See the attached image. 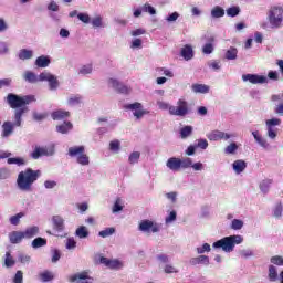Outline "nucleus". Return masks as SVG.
<instances>
[{"mask_svg": "<svg viewBox=\"0 0 283 283\" xmlns=\"http://www.w3.org/2000/svg\"><path fill=\"white\" fill-rule=\"evenodd\" d=\"M283 206L282 203L276 205L274 208V218H282Z\"/></svg>", "mask_w": 283, "mask_h": 283, "instance_id": "bf43d9fd", "label": "nucleus"}, {"mask_svg": "<svg viewBox=\"0 0 283 283\" xmlns=\"http://www.w3.org/2000/svg\"><path fill=\"white\" fill-rule=\"evenodd\" d=\"M191 134H193V127L192 126H185L180 129V137L182 139L189 138V136H191Z\"/></svg>", "mask_w": 283, "mask_h": 283, "instance_id": "72a5a7b5", "label": "nucleus"}, {"mask_svg": "<svg viewBox=\"0 0 283 283\" xmlns=\"http://www.w3.org/2000/svg\"><path fill=\"white\" fill-rule=\"evenodd\" d=\"M180 54L185 61H191V59H193V48H191L189 44H186L181 49Z\"/></svg>", "mask_w": 283, "mask_h": 283, "instance_id": "6ab92c4d", "label": "nucleus"}, {"mask_svg": "<svg viewBox=\"0 0 283 283\" xmlns=\"http://www.w3.org/2000/svg\"><path fill=\"white\" fill-rule=\"evenodd\" d=\"M77 19H80L82 23H90V14L87 13H78Z\"/></svg>", "mask_w": 283, "mask_h": 283, "instance_id": "69168bd1", "label": "nucleus"}, {"mask_svg": "<svg viewBox=\"0 0 283 283\" xmlns=\"http://www.w3.org/2000/svg\"><path fill=\"white\" fill-rule=\"evenodd\" d=\"M75 235H77V238H80V239L88 238L90 231H87V227L81 226L80 228L76 229Z\"/></svg>", "mask_w": 283, "mask_h": 283, "instance_id": "c756f323", "label": "nucleus"}, {"mask_svg": "<svg viewBox=\"0 0 283 283\" xmlns=\"http://www.w3.org/2000/svg\"><path fill=\"white\" fill-rule=\"evenodd\" d=\"M61 260V251L60 250H53L52 252V259L51 261L56 264V262H59Z\"/></svg>", "mask_w": 283, "mask_h": 283, "instance_id": "6e6d98bb", "label": "nucleus"}, {"mask_svg": "<svg viewBox=\"0 0 283 283\" xmlns=\"http://www.w3.org/2000/svg\"><path fill=\"white\" fill-rule=\"evenodd\" d=\"M23 78L27 83H39L41 81V75L36 76V74H34V72L32 71H25L23 74Z\"/></svg>", "mask_w": 283, "mask_h": 283, "instance_id": "a211bd4d", "label": "nucleus"}, {"mask_svg": "<svg viewBox=\"0 0 283 283\" xmlns=\"http://www.w3.org/2000/svg\"><path fill=\"white\" fill-rule=\"evenodd\" d=\"M242 235H230L216 241L212 247L213 249H222L226 253H231L235 249V244H242Z\"/></svg>", "mask_w": 283, "mask_h": 283, "instance_id": "7ed1b4c3", "label": "nucleus"}, {"mask_svg": "<svg viewBox=\"0 0 283 283\" xmlns=\"http://www.w3.org/2000/svg\"><path fill=\"white\" fill-rule=\"evenodd\" d=\"M242 227H244V221H242L240 219L232 220L231 229H233L234 231H240V229H242Z\"/></svg>", "mask_w": 283, "mask_h": 283, "instance_id": "a19ab883", "label": "nucleus"}, {"mask_svg": "<svg viewBox=\"0 0 283 283\" xmlns=\"http://www.w3.org/2000/svg\"><path fill=\"white\" fill-rule=\"evenodd\" d=\"M35 101L34 95H27V96H19L13 93H9L7 95V103L11 109L14 111V123L12 122H4L2 124V133L1 137L2 138H10L12 134H14V127H21V122L23 118V114H27L28 112V106L30 103H33Z\"/></svg>", "mask_w": 283, "mask_h": 283, "instance_id": "f257e3e1", "label": "nucleus"}, {"mask_svg": "<svg viewBox=\"0 0 283 283\" xmlns=\"http://www.w3.org/2000/svg\"><path fill=\"white\" fill-rule=\"evenodd\" d=\"M211 251V245L209 243H203L201 248H197V253L199 255H202V253H209Z\"/></svg>", "mask_w": 283, "mask_h": 283, "instance_id": "3c124183", "label": "nucleus"}, {"mask_svg": "<svg viewBox=\"0 0 283 283\" xmlns=\"http://www.w3.org/2000/svg\"><path fill=\"white\" fill-rule=\"evenodd\" d=\"M271 263L276 264V266H283V256H280V255L272 256Z\"/></svg>", "mask_w": 283, "mask_h": 283, "instance_id": "5fc2aeb1", "label": "nucleus"}, {"mask_svg": "<svg viewBox=\"0 0 283 283\" xmlns=\"http://www.w3.org/2000/svg\"><path fill=\"white\" fill-rule=\"evenodd\" d=\"M40 279L42 282H52V280H54V275H52L50 271H45L40 274Z\"/></svg>", "mask_w": 283, "mask_h": 283, "instance_id": "a18cd8bd", "label": "nucleus"}, {"mask_svg": "<svg viewBox=\"0 0 283 283\" xmlns=\"http://www.w3.org/2000/svg\"><path fill=\"white\" fill-rule=\"evenodd\" d=\"M108 269H120L122 263L118 260L108 259V264L106 265Z\"/></svg>", "mask_w": 283, "mask_h": 283, "instance_id": "09e8293b", "label": "nucleus"}, {"mask_svg": "<svg viewBox=\"0 0 283 283\" xmlns=\"http://www.w3.org/2000/svg\"><path fill=\"white\" fill-rule=\"evenodd\" d=\"M196 147L199 149H207V147H209V142H207V139H198Z\"/></svg>", "mask_w": 283, "mask_h": 283, "instance_id": "13d9d810", "label": "nucleus"}, {"mask_svg": "<svg viewBox=\"0 0 283 283\" xmlns=\"http://www.w3.org/2000/svg\"><path fill=\"white\" fill-rule=\"evenodd\" d=\"M7 163L8 165H18V167H21L25 165V159L21 157H9Z\"/></svg>", "mask_w": 283, "mask_h": 283, "instance_id": "2f4dec72", "label": "nucleus"}, {"mask_svg": "<svg viewBox=\"0 0 283 283\" xmlns=\"http://www.w3.org/2000/svg\"><path fill=\"white\" fill-rule=\"evenodd\" d=\"M41 178V170L27 168L18 175L17 185L20 191H32V186Z\"/></svg>", "mask_w": 283, "mask_h": 283, "instance_id": "f03ea898", "label": "nucleus"}, {"mask_svg": "<svg viewBox=\"0 0 283 283\" xmlns=\"http://www.w3.org/2000/svg\"><path fill=\"white\" fill-rule=\"evenodd\" d=\"M252 136L254 138V140H256V143L263 147V149L269 148V142H266V139L264 137H262V135H260V132L255 130L252 132Z\"/></svg>", "mask_w": 283, "mask_h": 283, "instance_id": "4be33fe9", "label": "nucleus"}, {"mask_svg": "<svg viewBox=\"0 0 283 283\" xmlns=\"http://www.w3.org/2000/svg\"><path fill=\"white\" fill-rule=\"evenodd\" d=\"M233 136H235V135L216 129V130H212L211 133H209L207 135V138H208V140L216 143L218 140H229V138H233Z\"/></svg>", "mask_w": 283, "mask_h": 283, "instance_id": "1a4fd4ad", "label": "nucleus"}, {"mask_svg": "<svg viewBox=\"0 0 283 283\" xmlns=\"http://www.w3.org/2000/svg\"><path fill=\"white\" fill-rule=\"evenodd\" d=\"M108 83L116 90L119 94H129L132 88L125 86L123 83L118 82V80L109 78Z\"/></svg>", "mask_w": 283, "mask_h": 283, "instance_id": "ddd939ff", "label": "nucleus"}, {"mask_svg": "<svg viewBox=\"0 0 283 283\" xmlns=\"http://www.w3.org/2000/svg\"><path fill=\"white\" fill-rule=\"evenodd\" d=\"M157 105H158L159 109H163L164 112L168 111L169 113L172 107L171 105H169L167 102H164V101H158Z\"/></svg>", "mask_w": 283, "mask_h": 283, "instance_id": "603ef678", "label": "nucleus"}, {"mask_svg": "<svg viewBox=\"0 0 283 283\" xmlns=\"http://www.w3.org/2000/svg\"><path fill=\"white\" fill-rule=\"evenodd\" d=\"M114 233H116V229L106 228L105 230L99 231L98 235L101 238H109V235H114Z\"/></svg>", "mask_w": 283, "mask_h": 283, "instance_id": "ea45409f", "label": "nucleus"}, {"mask_svg": "<svg viewBox=\"0 0 283 283\" xmlns=\"http://www.w3.org/2000/svg\"><path fill=\"white\" fill-rule=\"evenodd\" d=\"M190 264L192 266H196L198 264H205L206 266H209V256L199 255V256L192 258V259H190Z\"/></svg>", "mask_w": 283, "mask_h": 283, "instance_id": "412c9836", "label": "nucleus"}, {"mask_svg": "<svg viewBox=\"0 0 283 283\" xmlns=\"http://www.w3.org/2000/svg\"><path fill=\"white\" fill-rule=\"evenodd\" d=\"M157 72H163L165 76H168V78H174V73L165 67L157 69Z\"/></svg>", "mask_w": 283, "mask_h": 283, "instance_id": "0e129e2a", "label": "nucleus"}, {"mask_svg": "<svg viewBox=\"0 0 283 283\" xmlns=\"http://www.w3.org/2000/svg\"><path fill=\"white\" fill-rule=\"evenodd\" d=\"M176 218H177V213H176L175 210H172V211L169 213V216L166 217V224H169V223H171V222H175Z\"/></svg>", "mask_w": 283, "mask_h": 283, "instance_id": "e2e57ef3", "label": "nucleus"}, {"mask_svg": "<svg viewBox=\"0 0 283 283\" xmlns=\"http://www.w3.org/2000/svg\"><path fill=\"white\" fill-rule=\"evenodd\" d=\"M193 160L191 158L187 157L181 159V169H189V167H192Z\"/></svg>", "mask_w": 283, "mask_h": 283, "instance_id": "8fccbe9b", "label": "nucleus"}, {"mask_svg": "<svg viewBox=\"0 0 283 283\" xmlns=\"http://www.w3.org/2000/svg\"><path fill=\"white\" fill-rule=\"evenodd\" d=\"M14 264H17V262L14 261V258H12V254L10 252H6L4 266L10 269V266H14Z\"/></svg>", "mask_w": 283, "mask_h": 283, "instance_id": "e433bc0d", "label": "nucleus"}, {"mask_svg": "<svg viewBox=\"0 0 283 283\" xmlns=\"http://www.w3.org/2000/svg\"><path fill=\"white\" fill-rule=\"evenodd\" d=\"M226 59L228 61H235L238 59V49L231 46L227 52H226Z\"/></svg>", "mask_w": 283, "mask_h": 283, "instance_id": "7c9ffc66", "label": "nucleus"}, {"mask_svg": "<svg viewBox=\"0 0 283 283\" xmlns=\"http://www.w3.org/2000/svg\"><path fill=\"white\" fill-rule=\"evenodd\" d=\"M9 240L11 244H21L25 240V237L23 235V231H12L9 234Z\"/></svg>", "mask_w": 283, "mask_h": 283, "instance_id": "2eb2a0df", "label": "nucleus"}, {"mask_svg": "<svg viewBox=\"0 0 283 283\" xmlns=\"http://www.w3.org/2000/svg\"><path fill=\"white\" fill-rule=\"evenodd\" d=\"M271 185H273V179H264L263 181H261L260 184V189L263 193H269V189L271 187Z\"/></svg>", "mask_w": 283, "mask_h": 283, "instance_id": "473e14b6", "label": "nucleus"}, {"mask_svg": "<svg viewBox=\"0 0 283 283\" xmlns=\"http://www.w3.org/2000/svg\"><path fill=\"white\" fill-rule=\"evenodd\" d=\"M269 277L271 282H275L277 280V270L274 265L269 266Z\"/></svg>", "mask_w": 283, "mask_h": 283, "instance_id": "37998d69", "label": "nucleus"}, {"mask_svg": "<svg viewBox=\"0 0 283 283\" xmlns=\"http://www.w3.org/2000/svg\"><path fill=\"white\" fill-rule=\"evenodd\" d=\"M45 154H48V150L38 146L34 151L31 153V158H33V160H39V158H41V156H45Z\"/></svg>", "mask_w": 283, "mask_h": 283, "instance_id": "bb28decb", "label": "nucleus"}, {"mask_svg": "<svg viewBox=\"0 0 283 283\" xmlns=\"http://www.w3.org/2000/svg\"><path fill=\"white\" fill-rule=\"evenodd\" d=\"M66 249H76V241L74 239H67Z\"/></svg>", "mask_w": 283, "mask_h": 283, "instance_id": "774afa93", "label": "nucleus"}, {"mask_svg": "<svg viewBox=\"0 0 283 283\" xmlns=\"http://www.w3.org/2000/svg\"><path fill=\"white\" fill-rule=\"evenodd\" d=\"M81 103H83V96L81 95H74V96H71L67 101V104L69 105H81Z\"/></svg>", "mask_w": 283, "mask_h": 283, "instance_id": "58836bf2", "label": "nucleus"}, {"mask_svg": "<svg viewBox=\"0 0 283 283\" xmlns=\"http://www.w3.org/2000/svg\"><path fill=\"white\" fill-rule=\"evenodd\" d=\"M232 168L234 169L235 174H242V171L247 169V161L238 159L232 164Z\"/></svg>", "mask_w": 283, "mask_h": 283, "instance_id": "b1692460", "label": "nucleus"}, {"mask_svg": "<svg viewBox=\"0 0 283 283\" xmlns=\"http://www.w3.org/2000/svg\"><path fill=\"white\" fill-rule=\"evenodd\" d=\"M53 221V229L57 231V233H61L63 229H65V221L61 218V216H54L52 218Z\"/></svg>", "mask_w": 283, "mask_h": 283, "instance_id": "dca6fc26", "label": "nucleus"}, {"mask_svg": "<svg viewBox=\"0 0 283 283\" xmlns=\"http://www.w3.org/2000/svg\"><path fill=\"white\" fill-rule=\"evenodd\" d=\"M228 17H238L240 14V7H230L227 9Z\"/></svg>", "mask_w": 283, "mask_h": 283, "instance_id": "49530a36", "label": "nucleus"}, {"mask_svg": "<svg viewBox=\"0 0 283 283\" xmlns=\"http://www.w3.org/2000/svg\"><path fill=\"white\" fill-rule=\"evenodd\" d=\"M189 114V103L185 99H178L176 106L170 107V116L185 118Z\"/></svg>", "mask_w": 283, "mask_h": 283, "instance_id": "423d86ee", "label": "nucleus"}, {"mask_svg": "<svg viewBox=\"0 0 283 283\" xmlns=\"http://www.w3.org/2000/svg\"><path fill=\"white\" fill-rule=\"evenodd\" d=\"M143 10L144 12H148V14H156V9L149 3H145Z\"/></svg>", "mask_w": 283, "mask_h": 283, "instance_id": "680f3d73", "label": "nucleus"}, {"mask_svg": "<svg viewBox=\"0 0 283 283\" xmlns=\"http://www.w3.org/2000/svg\"><path fill=\"white\" fill-rule=\"evenodd\" d=\"M40 81H48L50 90H56L59 87V80L56 76L52 75L51 73H41Z\"/></svg>", "mask_w": 283, "mask_h": 283, "instance_id": "f8f14e48", "label": "nucleus"}, {"mask_svg": "<svg viewBox=\"0 0 283 283\" xmlns=\"http://www.w3.org/2000/svg\"><path fill=\"white\" fill-rule=\"evenodd\" d=\"M109 149L111 151H118V149H120V142L118 139L111 142Z\"/></svg>", "mask_w": 283, "mask_h": 283, "instance_id": "864d4df0", "label": "nucleus"}, {"mask_svg": "<svg viewBox=\"0 0 283 283\" xmlns=\"http://www.w3.org/2000/svg\"><path fill=\"white\" fill-rule=\"evenodd\" d=\"M235 151H238V144L235 143H231L224 148L226 154H235Z\"/></svg>", "mask_w": 283, "mask_h": 283, "instance_id": "de8ad7c7", "label": "nucleus"}, {"mask_svg": "<svg viewBox=\"0 0 283 283\" xmlns=\"http://www.w3.org/2000/svg\"><path fill=\"white\" fill-rule=\"evenodd\" d=\"M80 280L77 283H93L94 279L90 276V272L83 271L81 273L73 274L70 276V282H76Z\"/></svg>", "mask_w": 283, "mask_h": 283, "instance_id": "9b49d317", "label": "nucleus"}, {"mask_svg": "<svg viewBox=\"0 0 283 283\" xmlns=\"http://www.w3.org/2000/svg\"><path fill=\"white\" fill-rule=\"evenodd\" d=\"M73 127L71 122H64L62 125L56 126V132L59 134H67V132H72Z\"/></svg>", "mask_w": 283, "mask_h": 283, "instance_id": "393cba45", "label": "nucleus"}, {"mask_svg": "<svg viewBox=\"0 0 283 283\" xmlns=\"http://www.w3.org/2000/svg\"><path fill=\"white\" fill-rule=\"evenodd\" d=\"M265 125L268 128L273 129V127H277V126L282 125V119H280V118L268 119L265 122Z\"/></svg>", "mask_w": 283, "mask_h": 283, "instance_id": "4c0bfd02", "label": "nucleus"}, {"mask_svg": "<svg viewBox=\"0 0 283 283\" xmlns=\"http://www.w3.org/2000/svg\"><path fill=\"white\" fill-rule=\"evenodd\" d=\"M242 81L244 83H251L252 85H264V83H269L266 76L258 74H243Z\"/></svg>", "mask_w": 283, "mask_h": 283, "instance_id": "6e6552de", "label": "nucleus"}, {"mask_svg": "<svg viewBox=\"0 0 283 283\" xmlns=\"http://www.w3.org/2000/svg\"><path fill=\"white\" fill-rule=\"evenodd\" d=\"M191 90L195 94H209V85L207 84H192Z\"/></svg>", "mask_w": 283, "mask_h": 283, "instance_id": "aec40b11", "label": "nucleus"}, {"mask_svg": "<svg viewBox=\"0 0 283 283\" xmlns=\"http://www.w3.org/2000/svg\"><path fill=\"white\" fill-rule=\"evenodd\" d=\"M224 15V10L222 9V7H214L211 10V17H213V19H220Z\"/></svg>", "mask_w": 283, "mask_h": 283, "instance_id": "f704fd0d", "label": "nucleus"}, {"mask_svg": "<svg viewBox=\"0 0 283 283\" xmlns=\"http://www.w3.org/2000/svg\"><path fill=\"white\" fill-rule=\"evenodd\" d=\"M35 65L38 67H48V65H50V57H48L45 55L39 56L35 60Z\"/></svg>", "mask_w": 283, "mask_h": 283, "instance_id": "c85d7f7f", "label": "nucleus"}, {"mask_svg": "<svg viewBox=\"0 0 283 283\" xmlns=\"http://www.w3.org/2000/svg\"><path fill=\"white\" fill-rule=\"evenodd\" d=\"M13 283H23V272L19 270L13 279Z\"/></svg>", "mask_w": 283, "mask_h": 283, "instance_id": "052dcab7", "label": "nucleus"}, {"mask_svg": "<svg viewBox=\"0 0 283 283\" xmlns=\"http://www.w3.org/2000/svg\"><path fill=\"white\" fill-rule=\"evenodd\" d=\"M32 56H33L32 51L28 49H22L19 53V59H21V61H27L28 59H32Z\"/></svg>", "mask_w": 283, "mask_h": 283, "instance_id": "c9c22d12", "label": "nucleus"}, {"mask_svg": "<svg viewBox=\"0 0 283 283\" xmlns=\"http://www.w3.org/2000/svg\"><path fill=\"white\" fill-rule=\"evenodd\" d=\"M182 165V159L177 157H170L167 163L166 167L170 169L171 171H180Z\"/></svg>", "mask_w": 283, "mask_h": 283, "instance_id": "4468645a", "label": "nucleus"}, {"mask_svg": "<svg viewBox=\"0 0 283 283\" xmlns=\"http://www.w3.org/2000/svg\"><path fill=\"white\" fill-rule=\"evenodd\" d=\"M22 234L24 235L25 240H32V238L39 235V227L32 226L30 228H27L25 231H22Z\"/></svg>", "mask_w": 283, "mask_h": 283, "instance_id": "f3484780", "label": "nucleus"}, {"mask_svg": "<svg viewBox=\"0 0 283 283\" xmlns=\"http://www.w3.org/2000/svg\"><path fill=\"white\" fill-rule=\"evenodd\" d=\"M125 109H130L132 112H134V116L135 118L140 119L143 118V116H145L146 114H149V112L143 109V104L135 102L133 104H127L124 106Z\"/></svg>", "mask_w": 283, "mask_h": 283, "instance_id": "9d476101", "label": "nucleus"}, {"mask_svg": "<svg viewBox=\"0 0 283 283\" xmlns=\"http://www.w3.org/2000/svg\"><path fill=\"white\" fill-rule=\"evenodd\" d=\"M139 231H143L144 233H158V231H160V226L151 220L145 219L139 223Z\"/></svg>", "mask_w": 283, "mask_h": 283, "instance_id": "0eeeda50", "label": "nucleus"}, {"mask_svg": "<svg viewBox=\"0 0 283 283\" xmlns=\"http://www.w3.org/2000/svg\"><path fill=\"white\" fill-rule=\"evenodd\" d=\"M69 156L76 158L78 165H90V156L85 154V146H74L69 148Z\"/></svg>", "mask_w": 283, "mask_h": 283, "instance_id": "39448f33", "label": "nucleus"}, {"mask_svg": "<svg viewBox=\"0 0 283 283\" xmlns=\"http://www.w3.org/2000/svg\"><path fill=\"white\" fill-rule=\"evenodd\" d=\"M266 19L272 29L282 28L283 8L281 6H271L266 12Z\"/></svg>", "mask_w": 283, "mask_h": 283, "instance_id": "20e7f679", "label": "nucleus"}, {"mask_svg": "<svg viewBox=\"0 0 283 283\" xmlns=\"http://www.w3.org/2000/svg\"><path fill=\"white\" fill-rule=\"evenodd\" d=\"M23 212H19L18 214L12 216L10 218V223L13 224V227L19 226V222H21V218H23Z\"/></svg>", "mask_w": 283, "mask_h": 283, "instance_id": "c03bdc74", "label": "nucleus"}, {"mask_svg": "<svg viewBox=\"0 0 283 283\" xmlns=\"http://www.w3.org/2000/svg\"><path fill=\"white\" fill-rule=\"evenodd\" d=\"M138 160H140V153L139 151H134L128 157V163L130 165H136V163H138Z\"/></svg>", "mask_w": 283, "mask_h": 283, "instance_id": "79ce46f5", "label": "nucleus"}, {"mask_svg": "<svg viewBox=\"0 0 283 283\" xmlns=\"http://www.w3.org/2000/svg\"><path fill=\"white\" fill-rule=\"evenodd\" d=\"M51 116L53 120H65V118H70V112L59 109L53 112Z\"/></svg>", "mask_w": 283, "mask_h": 283, "instance_id": "5701e85b", "label": "nucleus"}, {"mask_svg": "<svg viewBox=\"0 0 283 283\" xmlns=\"http://www.w3.org/2000/svg\"><path fill=\"white\" fill-rule=\"evenodd\" d=\"M46 244H48V239L38 237L32 241L31 247L33 249H41V247H45Z\"/></svg>", "mask_w": 283, "mask_h": 283, "instance_id": "cd10ccee", "label": "nucleus"}, {"mask_svg": "<svg viewBox=\"0 0 283 283\" xmlns=\"http://www.w3.org/2000/svg\"><path fill=\"white\" fill-rule=\"evenodd\" d=\"M10 178V170L8 168H0V180H7Z\"/></svg>", "mask_w": 283, "mask_h": 283, "instance_id": "4d7b16f0", "label": "nucleus"}, {"mask_svg": "<svg viewBox=\"0 0 283 283\" xmlns=\"http://www.w3.org/2000/svg\"><path fill=\"white\" fill-rule=\"evenodd\" d=\"M209 43H206L202 48V52L205 54H212L213 53V43L216 42V38L210 36L209 38Z\"/></svg>", "mask_w": 283, "mask_h": 283, "instance_id": "a878e982", "label": "nucleus"}, {"mask_svg": "<svg viewBox=\"0 0 283 283\" xmlns=\"http://www.w3.org/2000/svg\"><path fill=\"white\" fill-rule=\"evenodd\" d=\"M80 74H92V64H87L84 65L81 70H80Z\"/></svg>", "mask_w": 283, "mask_h": 283, "instance_id": "338daca9", "label": "nucleus"}]
</instances>
